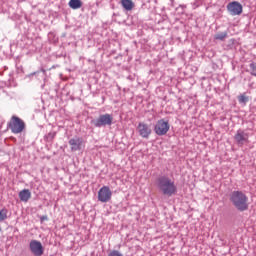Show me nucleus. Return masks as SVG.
Listing matches in <instances>:
<instances>
[{
    "label": "nucleus",
    "mask_w": 256,
    "mask_h": 256,
    "mask_svg": "<svg viewBox=\"0 0 256 256\" xmlns=\"http://www.w3.org/2000/svg\"><path fill=\"white\" fill-rule=\"evenodd\" d=\"M157 187L166 197H173V195L177 194V185H175V181H173L168 176H160L157 179Z\"/></svg>",
    "instance_id": "obj_1"
},
{
    "label": "nucleus",
    "mask_w": 256,
    "mask_h": 256,
    "mask_svg": "<svg viewBox=\"0 0 256 256\" xmlns=\"http://www.w3.org/2000/svg\"><path fill=\"white\" fill-rule=\"evenodd\" d=\"M230 202L237 211H247L249 209V197L243 191L235 190L230 194Z\"/></svg>",
    "instance_id": "obj_2"
},
{
    "label": "nucleus",
    "mask_w": 256,
    "mask_h": 256,
    "mask_svg": "<svg viewBox=\"0 0 256 256\" xmlns=\"http://www.w3.org/2000/svg\"><path fill=\"white\" fill-rule=\"evenodd\" d=\"M7 127L10 129L11 133L19 135V133H23L25 131V121L18 116H12L10 121L7 123Z\"/></svg>",
    "instance_id": "obj_3"
},
{
    "label": "nucleus",
    "mask_w": 256,
    "mask_h": 256,
    "mask_svg": "<svg viewBox=\"0 0 256 256\" xmlns=\"http://www.w3.org/2000/svg\"><path fill=\"white\" fill-rule=\"evenodd\" d=\"M91 125L101 129V127H111L113 125V116L111 114H101L98 118L91 120Z\"/></svg>",
    "instance_id": "obj_4"
},
{
    "label": "nucleus",
    "mask_w": 256,
    "mask_h": 256,
    "mask_svg": "<svg viewBox=\"0 0 256 256\" xmlns=\"http://www.w3.org/2000/svg\"><path fill=\"white\" fill-rule=\"evenodd\" d=\"M169 129V121H165V119L158 120L154 126V131L159 137L167 135V133H169Z\"/></svg>",
    "instance_id": "obj_5"
},
{
    "label": "nucleus",
    "mask_w": 256,
    "mask_h": 256,
    "mask_svg": "<svg viewBox=\"0 0 256 256\" xmlns=\"http://www.w3.org/2000/svg\"><path fill=\"white\" fill-rule=\"evenodd\" d=\"M113 193L111 192V189H109L108 186H103L98 191V201L101 203H109L111 201Z\"/></svg>",
    "instance_id": "obj_6"
},
{
    "label": "nucleus",
    "mask_w": 256,
    "mask_h": 256,
    "mask_svg": "<svg viewBox=\"0 0 256 256\" xmlns=\"http://www.w3.org/2000/svg\"><path fill=\"white\" fill-rule=\"evenodd\" d=\"M29 249L31 253L35 256H42L45 253V248H43V244H41L38 240H31L29 243Z\"/></svg>",
    "instance_id": "obj_7"
},
{
    "label": "nucleus",
    "mask_w": 256,
    "mask_h": 256,
    "mask_svg": "<svg viewBox=\"0 0 256 256\" xmlns=\"http://www.w3.org/2000/svg\"><path fill=\"white\" fill-rule=\"evenodd\" d=\"M137 131L142 137V139H149L151 136V133H153V130L151 129V126L145 122H140L137 126Z\"/></svg>",
    "instance_id": "obj_8"
},
{
    "label": "nucleus",
    "mask_w": 256,
    "mask_h": 256,
    "mask_svg": "<svg viewBox=\"0 0 256 256\" xmlns=\"http://www.w3.org/2000/svg\"><path fill=\"white\" fill-rule=\"evenodd\" d=\"M227 11L233 17H235V15H241V13H243V5L237 1L230 2L227 5Z\"/></svg>",
    "instance_id": "obj_9"
},
{
    "label": "nucleus",
    "mask_w": 256,
    "mask_h": 256,
    "mask_svg": "<svg viewBox=\"0 0 256 256\" xmlns=\"http://www.w3.org/2000/svg\"><path fill=\"white\" fill-rule=\"evenodd\" d=\"M234 140L237 145L243 147L246 143H249V133L244 132L243 130H238L234 136Z\"/></svg>",
    "instance_id": "obj_10"
},
{
    "label": "nucleus",
    "mask_w": 256,
    "mask_h": 256,
    "mask_svg": "<svg viewBox=\"0 0 256 256\" xmlns=\"http://www.w3.org/2000/svg\"><path fill=\"white\" fill-rule=\"evenodd\" d=\"M71 151H81L83 147V138H72L69 140Z\"/></svg>",
    "instance_id": "obj_11"
},
{
    "label": "nucleus",
    "mask_w": 256,
    "mask_h": 256,
    "mask_svg": "<svg viewBox=\"0 0 256 256\" xmlns=\"http://www.w3.org/2000/svg\"><path fill=\"white\" fill-rule=\"evenodd\" d=\"M19 199L24 203H27L31 199V191L29 189H23L19 192Z\"/></svg>",
    "instance_id": "obj_12"
},
{
    "label": "nucleus",
    "mask_w": 256,
    "mask_h": 256,
    "mask_svg": "<svg viewBox=\"0 0 256 256\" xmlns=\"http://www.w3.org/2000/svg\"><path fill=\"white\" fill-rule=\"evenodd\" d=\"M121 5L126 11H131L135 7L131 0H121Z\"/></svg>",
    "instance_id": "obj_13"
},
{
    "label": "nucleus",
    "mask_w": 256,
    "mask_h": 256,
    "mask_svg": "<svg viewBox=\"0 0 256 256\" xmlns=\"http://www.w3.org/2000/svg\"><path fill=\"white\" fill-rule=\"evenodd\" d=\"M69 7L71 9H81V7H83V2H81V0H70Z\"/></svg>",
    "instance_id": "obj_14"
},
{
    "label": "nucleus",
    "mask_w": 256,
    "mask_h": 256,
    "mask_svg": "<svg viewBox=\"0 0 256 256\" xmlns=\"http://www.w3.org/2000/svg\"><path fill=\"white\" fill-rule=\"evenodd\" d=\"M229 33L227 31L225 32H219L215 35L214 39H216V41H223L224 39H227Z\"/></svg>",
    "instance_id": "obj_15"
},
{
    "label": "nucleus",
    "mask_w": 256,
    "mask_h": 256,
    "mask_svg": "<svg viewBox=\"0 0 256 256\" xmlns=\"http://www.w3.org/2000/svg\"><path fill=\"white\" fill-rule=\"evenodd\" d=\"M249 70H250V74H251L253 77H256V61L250 63V65H249Z\"/></svg>",
    "instance_id": "obj_16"
},
{
    "label": "nucleus",
    "mask_w": 256,
    "mask_h": 256,
    "mask_svg": "<svg viewBox=\"0 0 256 256\" xmlns=\"http://www.w3.org/2000/svg\"><path fill=\"white\" fill-rule=\"evenodd\" d=\"M7 213H9V210H7V208H3L0 210V221H5V219H7Z\"/></svg>",
    "instance_id": "obj_17"
},
{
    "label": "nucleus",
    "mask_w": 256,
    "mask_h": 256,
    "mask_svg": "<svg viewBox=\"0 0 256 256\" xmlns=\"http://www.w3.org/2000/svg\"><path fill=\"white\" fill-rule=\"evenodd\" d=\"M239 103H243V105L247 104V101H249V97L245 96V94H241L238 96Z\"/></svg>",
    "instance_id": "obj_18"
},
{
    "label": "nucleus",
    "mask_w": 256,
    "mask_h": 256,
    "mask_svg": "<svg viewBox=\"0 0 256 256\" xmlns=\"http://www.w3.org/2000/svg\"><path fill=\"white\" fill-rule=\"evenodd\" d=\"M108 256H123L119 250H112Z\"/></svg>",
    "instance_id": "obj_19"
},
{
    "label": "nucleus",
    "mask_w": 256,
    "mask_h": 256,
    "mask_svg": "<svg viewBox=\"0 0 256 256\" xmlns=\"http://www.w3.org/2000/svg\"><path fill=\"white\" fill-rule=\"evenodd\" d=\"M55 135H57V133L55 132H50L47 135V139H50V141H53V139H55Z\"/></svg>",
    "instance_id": "obj_20"
},
{
    "label": "nucleus",
    "mask_w": 256,
    "mask_h": 256,
    "mask_svg": "<svg viewBox=\"0 0 256 256\" xmlns=\"http://www.w3.org/2000/svg\"><path fill=\"white\" fill-rule=\"evenodd\" d=\"M40 221L43 223V221H47V216H41Z\"/></svg>",
    "instance_id": "obj_21"
}]
</instances>
